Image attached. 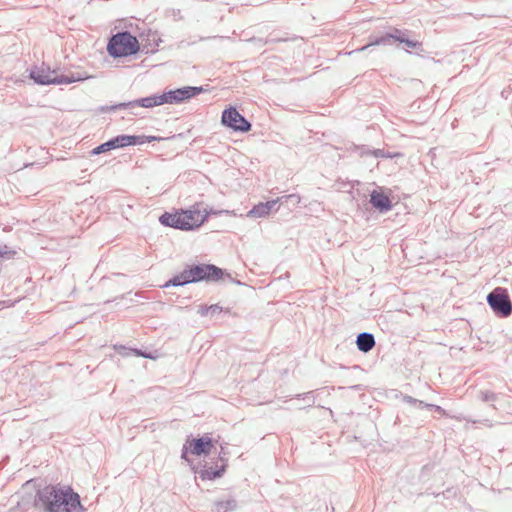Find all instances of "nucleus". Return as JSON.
<instances>
[{
  "label": "nucleus",
  "mask_w": 512,
  "mask_h": 512,
  "mask_svg": "<svg viewBox=\"0 0 512 512\" xmlns=\"http://www.w3.org/2000/svg\"><path fill=\"white\" fill-rule=\"evenodd\" d=\"M124 147L127 146H135V145H142L145 143H150L153 141H159L161 140L160 137L157 136H146V135H126L122 134Z\"/></svg>",
  "instance_id": "nucleus-16"
},
{
  "label": "nucleus",
  "mask_w": 512,
  "mask_h": 512,
  "mask_svg": "<svg viewBox=\"0 0 512 512\" xmlns=\"http://www.w3.org/2000/svg\"><path fill=\"white\" fill-rule=\"evenodd\" d=\"M202 214H207V218L210 216V215H221V213H219V210H215V209H210V210H206L204 209L202 211Z\"/></svg>",
  "instance_id": "nucleus-30"
},
{
  "label": "nucleus",
  "mask_w": 512,
  "mask_h": 512,
  "mask_svg": "<svg viewBox=\"0 0 512 512\" xmlns=\"http://www.w3.org/2000/svg\"><path fill=\"white\" fill-rule=\"evenodd\" d=\"M375 344V337L372 333L362 332L357 335L356 346L359 351L367 353L374 348Z\"/></svg>",
  "instance_id": "nucleus-15"
},
{
  "label": "nucleus",
  "mask_w": 512,
  "mask_h": 512,
  "mask_svg": "<svg viewBox=\"0 0 512 512\" xmlns=\"http://www.w3.org/2000/svg\"><path fill=\"white\" fill-rule=\"evenodd\" d=\"M362 155H373L376 158H391L392 156L385 152L384 149L365 150L361 152Z\"/></svg>",
  "instance_id": "nucleus-23"
},
{
  "label": "nucleus",
  "mask_w": 512,
  "mask_h": 512,
  "mask_svg": "<svg viewBox=\"0 0 512 512\" xmlns=\"http://www.w3.org/2000/svg\"><path fill=\"white\" fill-rule=\"evenodd\" d=\"M283 204V198H276L267 202H260L253 206L246 214L249 218H264L274 210L277 204Z\"/></svg>",
  "instance_id": "nucleus-10"
},
{
  "label": "nucleus",
  "mask_w": 512,
  "mask_h": 512,
  "mask_svg": "<svg viewBox=\"0 0 512 512\" xmlns=\"http://www.w3.org/2000/svg\"><path fill=\"white\" fill-rule=\"evenodd\" d=\"M403 400L404 402L408 403V404H411V405H416L417 403V399L413 398L412 396H409V395H405L403 397Z\"/></svg>",
  "instance_id": "nucleus-31"
},
{
  "label": "nucleus",
  "mask_w": 512,
  "mask_h": 512,
  "mask_svg": "<svg viewBox=\"0 0 512 512\" xmlns=\"http://www.w3.org/2000/svg\"><path fill=\"white\" fill-rule=\"evenodd\" d=\"M281 198H283V204L288 203L293 206H296L300 202V196L297 194L284 195Z\"/></svg>",
  "instance_id": "nucleus-25"
},
{
  "label": "nucleus",
  "mask_w": 512,
  "mask_h": 512,
  "mask_svg": "<svg viewBox=\"0 0 512 512\" xmlns=\"http://www.w3.org/2000/svg\"><path fill=\"white\" fill-rule=\"evenodd\" d=\"M228 281L242 285L241 281L235 280L226 270L214 264H192L187 265L182 272L170 278L162 287H180L190 283Z\"/></svg>",
  "instance_id": "nucleus-2"
},
{
  "label": "nucleus",
  "mask_w": 512,
  "mask_h": 512,
  "mask_svg": "<svg viewBox=\"0 0 512 512\" xmlns=\"http://www.w3.org/2000/svg\"><path fill=\"white\" fill-rule=\"evenodd\" d=\"M159 222L163 226L172 227V228L179 229L182 231L191 227V226L187 225V222L181 220L180 212H176V213L164 212L159 217Z\"/></svg>",
  "instance_id": "nucleus-13"
},
{
  "label": "nucleus",
  "mask_w": 512,
  "mask_h": 512,
  "mask_svg": "<svg viewBox=\"0 0 512 512\" xmlns=\"http://www.w3.org/2000/svg\"><path fill=\"white\" fill-rule=\"evenodd\" d=\"M135 353L136 355H139V356H142L144 358H152V356L150 354H145V353H142L141 351L139 350H135Z\"/></svg>",
  "instance_id": "nucleus-36"
},
{
  "label": "nucleus",
  "mask_w": 512,
  "mask_h": 512,
  "mask_svg": "<svg viewBox=\"0 0 512 512\" xmlns=\"http://www.w3.org/2000/svg\"><path fill=\"white\" fill-rule=\"evenodd\" d=\"M199 313L202 315V316H206L209 314V312H206V306L205 307H201Z\"/></svg>",
  "instance_id": "nucleus-37"
},
{
  "label": "nucleus",
  "mask_w": 512,
  "mask_h": 512,
  "mask_svg": "<svg viewBox=\"0 0 512 512\" xmlns=\"http://www.w3.org/2000/svg\"><path fill=\"white\" fill-rule=\"evenodd\" d=\"M224 448H221V451L219 452V459L222 461V464L225 463L227 465V458H225Z\"/></svg>",
  "instance_id": "nucleus-34"
},
{
  "label": "nucleus",
  "mask_w": 512,
  "mask_h": 512,
  "mask_svg": "<svg viewBox=\"0 0 512 512\" xmlns=\"http://www.w3.org/2000/svg\"><path fill=\"white\" fill-rule=\"evenodd\" d=\"M118 148H124L123 138L122 134L117 135L108 141L98 145L97 147L93 148L91 150L92 155H100L102 153L108 152L110 150L118 149Z\"/></svg>",
  "instance_id": "nucleus-14"
},
{
  "label": "nucleus",
  "mask_w": 512,
  "mask_h": 512,
  "mask_svg": "<svg viewBox=\"0 0 512 512\" xmlns=\"http://www.w3.org/2000/svg\"><path fill=\"white\" fill-rule=\"evenodd\" d=\"M180 215L181 220L187 222V225L191 226L184 231L195 230L207 220V214H202L199 203L194 204L189 209L181 210Z\"/></svg>",
  "instance_id": "nucleus-8"
},
{
  "label": "nucleus",
  "mask_w": 512,
  "mask_h": 512,
  "mask_svg": "<svg viewBox=\"0 0 512 512\" xmlns=\"http://www.w3.org/2000/svg\"><path fill=\"white\" fill-rule=\"evenodd\" d=\"M288 39L287 38H275V37H270L266 40V43H277V42H285L287 41Z\"/></svg>",
  "instance_id": "nucleus-32"
},
{
  "label": "nucleus",
  "mask_w": 512,
  "mask_h": 512,
  "mask_svg": "<svg viewBox=\"0 0 512 512\" xmlns=\"http://www.w3.org/2000/svg\"><path fill=\"white\" fill-rule=\"evenodd\" d=\"M186 441L189 444L190 453L196 456L208 455L214 443L213 439L208 435H204L198 438H191L189 436Z\"/></svg>",
  "instance_id": "nucleus-9"
},
{
  "label": "nucleus",
  "mask_w": 512,
  "mask_h": 512,
  "mask_svg": "<svg viewBox=\"0 0 512 512\" xmlns=\"http://www.w3.org/2000/svg\"><path fill=\"white\" fill-rule=\"evenodd\" d=\"M139 49L140 44L138 39L129 31H121L112 35L107 44L108 54L113 58L134 55Z\"/></svg>",
  "instance_id": "nucleus-3"
},
{
  "label": "nucleus",
  "mask_w": 512,
  "mask_h": 512,
  "mask_svg": "<svg viewBox=\"0 0 512 512\" xmlns=\"http://www.w3.org/2000/svg\"><path fill=\"white\" fill-rule=\"evenodd\" d=\"M479 399L483 402L496 401L498 399V394L491 391H480Z\"/></svg>",
  "instance_id": "nucleus-24"
},
{
  "label": "nucleus",
  "mask_w": 512,
  "mask_h": 512,
  "mask_svg": "<svg viewBox=\"0 0 512 512\" xmlns=\"http://www.w3.org/2000/svg\"><path fill=\"white\" fill-rule=\"evenodd\" d=\"M237 508V502L235 499H228L226 501H219L215 503L213 512H229L234 511Z\"/></svg>",
  "instance_id": "nucleus-20"
},
{
  "label": "nucleus",
  "mask_w": 512,
  "mask_h": 512,
  "mask_svg": "<svg viewBox=\"0 0 512 512\" xmlns=\"http://www.w3.org/2000/svg\"><path fill=\"white\" fill-rule=\"evenodd\" d=\"M219 213H221V215L225 214V215H229V216H237V214L235 213L234 210L222 209V210H219Z\"/></svg>",
  "instance_id": "nucleus-33"
},
{
  "label": "nucleus",
  "mask_w": 512,
  "mask_h": 512,
  "mask_svg": "<svg viewBox=\"0 0 512 512\" xmlns=\"http://www.w3.org/2000/svg\"><path fill=\"white\" fill-rule=\"evenodd\" d=\"M298 396H299V397H300V396H302V397H303V399H304L305 401H307L308 406H312V405L314 404V402H315V398H314V396L312 395V392H307V393H304V394H300V395H298Z\"/></svg>",
  "instance_id": "nucleus-27"
},
{
  "label": "nucleus",
  "mask_w": 512,
  "mask_h": 512,
  "mask_svg": "<svg viewBox=\"0 0 512 512\" xmlns=\"http://www.w3.org/2000/svg\"><path fill=\"white\" fill-rule=\"evenodd\" d=\"M17 254V251L14 250L12 247L6 245V244H0V264L3 261L10 260L14 258V256Z\"/></svg>",
  "instance_id": "nucleus-22"
},
{
  "label": "nucleus",
  "mask_w": 512,
  "mask_h": 512,
  "mask_svg": "<svg viewBox=\"0 0 512 512\" xmlns=\"http://www.w3.org/2000/svg\"><path fill=\"white\" fill-rule=\"evenodd\" d=\"M399 29L397 28H394L391 32H387L381 36H374V37H370L369 38V43L364 45L363 47L359 48V49H356L354 50V52H358V51H364L366 50L368 47L370 46H375V45H390L392 44V41H397L398 42V32ZM353 53V51H352ZM349 54H351V52H349Z\"/></svg>",
  "instance_id": "nucleus-11"
},
{
  "label": "nucleus",
  "mask_w": 512,
  "mask_h": 512,
  "mask_svg": "<svg viewBox=\"0 0 512 512\" xmlns=\"http://www.w3.org/2000/svg\"><path fill=\"white\" fill-rule=\"evenodd\" d=\"M203 91H204V89H203L202 86H199V87H196V86H185V87H182V88H177L176 89V93H177L178 102L182 103V102H184L186 100H189L192 97H195V96L199 95Z\"/></svg>",
  "instance_id": "nucleus-17"
},
{
  "label": "nucleus",
  "mask_w": 512,
  "mask_h": 512,
  "mask_svg": "<svg viewBox=\"0 0 512 512\" xmlns=\"http://www.w3.org/2000/svg\"><path fill=\"white\" fill-rule=\"evenodd\" d=\"M222 311V307L217 304L206 306V312H209L211 315L219 314Z\"/></svg>",
  "instance_id": "nucleus-26"
},
{
  "label": "nucleus",
  "mask_w": 512,
  "mask_h": 512,
  "mask_svg": "<svg viewBox=\"0 0 512 512\" xmlns=\"http://www.w3.org/2000/svg\"><path fill=\"white\" fill-rule=\"evenodd\" d=\"M159 101L163 104H179L176 89L165 91L159 94Z\"/></svg>",
  "instance_id": "nucleus-21"
},
{
  "label": "nucleus",
  "mask_w": 512,
  "mask_h": 512,
  "mask_svg": "<svg viewBox=\"0 0 512 512\" xmlns=\"http://www.w3.org/2000/svg\"><path fill=\"white\" fill-rule=\"evenodd\" d=\"M34 506L44 512H84L80 496L67 485H46L37 490Z\"/></svg>",
  "instance_id": "nucleus-1"
},
{
  "label": "nucleus",
  "mask_w": 512,
  "mask_h": 512,
  "mask_svg": "<svg viewBox=\"0 0 512 512\" xmlns=\"http://www.w3.org/2000/svg\"><path fill=\"white\" fill-rule=\"evenodd\" d=\"M221 123L236 132L246 133L251 130V123L238 112L235 107H229L222 112Z\"/></svg>",
  "instance_id": "nucleus-7"
},
{
  "label": "nucleus",
  "mask_w": 512,
  "mask_h": 512,
  "mask_svg": "<svg viewBox=\"0 0 512 512\" xmlns=\"http://www.w3.org/2000/svg\"><path fill=\"white\" fill-rule=\"evenodd\" d=\"M225 470L226 464L223 463L220 467L216 469H214L213 467L203 468L199 471H196L195 473H197L202 480H215L220 478L224 474Z\"/></svg>",
  "instance_id": "nucleus-18"
},
{
  "label": "nucleus",
  "mask_w": 512,
  "mask_h": 512,
  "mask_svg": "<svg viewBox=\"0 0 512 512\" xmlns=\"http://www.w3.org/2000/svg\"><path fill=\"white\" fill-rule=\"evenodd\" d=\"M486 300L496 316L500 318H507L512 314V302L506 288H494L487 295Z\"/></svg>",
  "instance_id": "nucleus-5"
},
{
  "label": "nucleus",
  "mask_w": 512,
  "mask_h": 512,
  "mask_svg": "<svg viewBox=\"0 0 512 512\" xmlns=\"http://www.w3.org/2000/svg\"><path fill=\"white\" fill-rule=\"evenodd\" d=\"M370 203L380 213H386L392 209L390 198L385 193L376 190L370 194Z\"/></svg>",
  "instance_id": "nucleus-12"
},
{
  "label": "nucleus",
  "mask_w": 512,
  "mask_h": 512,
  "mask_svg": "<svg viewBox=\"0 0 512 512\" xmlns=\"http://www.w3.org/2000/svg\"><path fill=\"white\" fill-rule=\"evenodd\" d=\"M159 94L150 95L147 97L139 98L136 100L121 102L111 106H102L100 108L101 112H113L120 109H128L132 114L138 115V113L134 112L135 108L143 107V108H153L156 106H160L161 102L159 101Z\"/></svg>",
  "instance_id": "nucleus-6"
},
{
  "label": "nucleus",
  "mask_w": 512,
  "mask_h": 512,
  "mask_svg": "<svg viewBox=\"0 0 512 512\" xmlns=\"http://www.w3.org/2000/svg\"><path fill=\"white\" fill-rule=\"evenodd\" d=\"M188 452H190L189 451V444L186 441L185 444L183 445V448H182L181 459L188 460V458H187Z\"/></svg>",
  "instance_id": "nucleus-28"
},
{
  "label": "nucleus",
  "mask_w": 512,
  "mask_h": 512,
  "mask_svg": "<svg viewBox=\"0 0 512 512\" xmlns=\"http://www.w3.org/2000/svg\"><path fill=\"white\" fill-rule=\"evenodd\" d=\"M427 405L429 404L417 399V403L415 406H417L418 408H427Z\"/></svg>",
  "instance_id": "nucleus-35"
},
{
  "label": "nucleus",
  "mask_w": 512,
  "mask_h": 512,
  "mask_svg": "<svg viewBox=\"0 0 512 512\" xmlns=\"http://www.w3.org/2000/svg\"><path fill=\"white\" fill-rule=\"evenodd\" d=\"M55 71L40 69V68H33L29 72V77L34 81V83L38 85H62V84H71L78 81H83L85 79H88L90 76H88L85 73H70V74H62V75H55Z\"/></svg>",
  "instance_id": "nucleus-4"
},
{
  "label": "nucleus",
  "mask_w": 512,
  "mask_h": 512,
  "mask_svg": "<svg viewBox=\"0 0 512 512\" xmlns=\"http://www.w3.org/2000/svg\"><path fill=\"white\" fill-rule=\"evenodd\" d=\"M427 408L428 409H433L436 412H438L439 414H445V410L442 407L438 406V405L430 404V405H427Z\"/></svg>",
  "instance_id": "nucleus-29"
},
{
  "label": "nucleus",
  "mask_w": 512,
  "mask_h": 512,
  "mask_svg": "<svg viewBox=\"0 0 512 512\" xmlns=\"http://www.w3.org/2000/svg\"><path fill=\"white\" fill-rule=\"evenodd\" d=\"M398 33V42L405 44L406 48L405 50L409 52V49H418L420 51H423L422 49V43L417 40H411L407 36V30H401L399 29Z\"/></svg>",
  "instance_id": "nucleus-19"
}]
</instances>
